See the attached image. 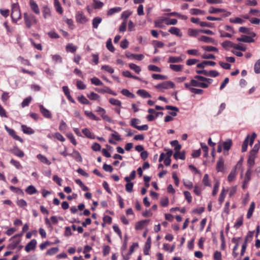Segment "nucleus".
Segmentation results:
<instances>
[{
    "mask_svg": "<svg viewBox=\"0 0 260 260\" xmlns=\"http://www.w3.org/2000/svg\"><path fill=\"white\" fill-rule=\"evenodd\" d=\"M11 17L14 22H16L20 18L21 14L18 5L13 4L12 5Z\"/></svg>",
    "mask_w": 260,
    "mask_h": 260,
    "instance_id": "1",
    "label": "nucleus"
},
{
    "mask_svg": "<svg viewBox=\"0 0 260 260\" xmlns=\"http://www.w3.org/2000/svg\"><path fill=\"white\" fill-rule=\"evenodd\" d=\"M256 137V134L255 133H253L251 136H250V135H247L246 139L244 140L242 146V152H245L247 150V146H248V140L250 139V142L249 144L250 145H252L253 143V142L254 141L255 138Z\"/></svg>",
    "mask_w": 260,
    "mask_h": 260,
    "instance_id": "2",
    "label": "nucleus"
},
{
    "mask_svg": "<svg viewBox=\"0 0 260 260\" xmlns=\"http://www.w3.org/2000/svg\"><path fill=\"white\" fill-rule=\"evenodd\" d=\"M141 123V121L137 118H133L131 120V125L139 131H147L148 129V126L147 124L142 126L138 125Z\"/></svg>",
    "mask_w": 260,
    "mask_h": 260,
    "instance_id": "3",
    "label": "nucleus"
},
{
    "mask_svg": "<svg viewBox=\"0 0 260 260\" xmlns=\"http://www.w3.org/2000/svg\"><path fill=\"white\" fill-rule=\"evenodd\" d=\"M174 87L175 84L171 81H165L154 86L155 88L160 90L173 88Z\"/></svg>",
    "mask_w": 260,
    "mask_h": 260,
    "instance_id": "4",
    "label": "nucleus"
},
{
    "mask_svg": "<svg viewBox=\"0 0 260 260\" xmlns=\"http://www.w3.org/2000/svg\"><path fill=\"white\" fill-rule=\"evenodd\" d=\"M96 112L99 113L104 120L110 123L113 122L112 119L106 114V110L104 108L101 107H98L97 108Z\"/></svg>",
    "mask_w": 260,
    "mask_h": 260,
    "instance_id": "5",
    "label": "nucleus"
},
{
    "mask_svg": "<svg viewBox=\"0 0 260 260\" xmlns=\"http://www.w3.org/2000/svg\"><path fill=\"white\" fill-rule=\"evenodd\" d=\"M190 85L192 86L200 87L203 88H207L209 86L207 83L201 82L194 78L191 80Z\"/></svg>",
    "mask_w": 260,
    "mask_h": 260,
    "instance_id": "6",
    "label": "nucleus"
},
{
    "mask_svg": "<svg viewBox=\"0 0 260 260\" xmlns=\"http://www.w3.org/2000/svg\"><path fill=\"white\" fill-rule=\"evenodd\" d=\"M149 221V219H145L136 222L135 224V229L136 230H142L145 226H146L148 224Z\"/></svg>",
    "mask_w": 260,
    "mask_h": 260,
    "instance_id": "7",
    "label": "nucleus"
},
{
    "mask_svg": "<svg viewBox=\"0 0 260 260\" xmlns=\"http://www.w3.org/2000/svg\"><path fill=\"white\" fill-rule=\"evenodd\" d=\"M40 110L42 115L47 118H51L52 114L51 112L47 109L44 108L43 105H40Z\"/></svg>",
    "mask_w": 260,
    "mask_h": 260,
    "instance_id": "8",
    "label": "nucleus"
},
{
    "mask_svg": "<svg viewBox=\"0 0 260 260\" xmlns=\"http://www.w3.org/2000/svg\"><path fill=\"white\" fill-rule=\"evenodd\" d=\"M76 20L78 22L85 23L87 21V19L85 15L81 12H78L76 15Z\"/></svg>",
    "mask_w": 260,
    "mask_h": 260,
    "instance_id": "9",
    "label": "nucleus"
},
{
    "mask_svg": "<svg viewBox=\"0 0 260 260\" xmlns=\"http://www.w3.org/2000/svg\"><path fill=\"white\" fill-rule=\"evenodd\" d=\"M5 129L9 133V134L11 135L14 139L20 142H22V139L20 137L16 135L15 132L13 129L9 128L7 126H5Z\"/></svg>",
    "mask_w": 260,
    "mask_h": 260,
    "instance_id": "10",
    "label": "nucleus"
},
{
    "mask_svg": "<svg viewBox=\"0 0 260 260\" xmlns=\"http://www.w3.org/2000/svg\"><path fill=\"white\" fill-rule=\"evenodd\" d=\"M253 37L247 36L243 35L240 38H238L237 39V41L240 42H243L245 43H252L254 41V40L252 38Z\"/></svg>",
    "mask_w": 260,
    "mask_h": 260,
    "instance_id": "11",
    "label": "nucleus"
},
{
    "mask_svg": "<svg viewBox=\"0 0 260 260\" xmlns=\"http://www.w3.org/2000/svg\"><path fill=\"white\" fill-rule=\"evenodd\" d=\"M239 31L242 33L248 34L253 37H254L256 36V35L254 32L250 31V29H249L248 28L246 27H244V26L240 27L239 29Z\"/></svg>",
    "mask_w": 260,
    "mask_h": 260,
    "instance_id": "12",
    "label": "nucleus"
},
{
    "mask_svg": "<svg viewBox=\"0 0 260 260\" xmlns=\"http://www.w3.org/2000/svg\"><path fill=\"white\" fill-rule=\"evenodd\" d=\"M216 63L212 61H204L200 63H198L197 66L198 68H204L206 66L210 65L211 66H214Z\"/></svg>",
    "mask_w": 260,
    "mask_h": 260,
    "instance_id": "13",
    "label": "nucleus"
},
{
    "mask_svg": "<svg viewBox=\"0 0 260 260\" xmlns=\"http://www.w3.org/2000/svg\"><path fill=\"white\" fill-rule=\"evenodd\" d=\"M169 31L173 35H175L178 37H181L182 36V33L180 31V30L179 28L175 27H171L169 30Z\"/></svg>",
    "mask_w": 260,
    "mask_h": 260,
    "instance_id": "14",
    "label": "nucleus"
},
{
    "mask_svg": "<svg viewBox=\"0 0 260 260\" xmlns=\"http://www.w3.org/2000/svg\"><path fill=\"white\" fill-rule=\"evenodd\" d=\"M224 168V160L222 157H220L216 164V169L218 172L222 171Z\"/></svg>",
    "mask_w": 260,
    "mask_h": 260,
    "instance_id": "15",
    "label": "nucleus"
},
{
    "mask_svg": "<svg viewBox=\"0 0 260 260\" xmlns=\"http://www.w3.org/2000/svg\"><path fill=\"white\" fill-rule=\"evenodd\" d=\"M166 109L173 111L170 112V114L171 116H176L177 115V113L179 111V109L178 108L172 106H166Z\"/></svg>",
    "mask_w": 260,
    "mask_h": 260,
    "instance_id": "16",
    "label": "nucleus"
},
{
    "mask_svg": "<svg viewBox=\"0 0 260 260\" xmlns=\"http://www.w3.org/2000/svg\"><path fill=\"white\" fill-rule=\"evenodd\" d=\"M85 115L88 117L89 118L92 120H94L95 121H99L100 119L96 116L92 112L89 111H84Z\"/></svg>",
    "mask_w": 260,
    "mask_h": 260,
    "instance_id": "17",
    "label": "nucleus"
},
{
    "mask_svg": "<svg viewBox=\"0 0 260 260\" xmlns=\"http://www.w3.org/2000/svg\"><path fill=\"white\" fill-rule=\"evenodd\" d=\"M165 151H167V153L166 154H165L164 153H161L160 155V156H159V161L160 162L161 161L164 159V157L166 155L167 157H169V158H170L171 156H172V154H173V152L170 149H165Z\"/></svg>",
    "mask_w": 260,
    "mask_h": 260,
    "instance_id": "18",
    "label": "nucleus"
},
{
    "mask_svg": "<svg viewBox=\"0 0 260 260\" xmlns=\"http://www.w3.org/2000/svg\"><path fill=\"white\" fill-rule=\"evenodd\" d=\"M199 40L207 43H213L214 42V40L209 37L205 36H202L199 38Z\"/></svg>",
    "mask_w": 260,
    "mask_h": 260,
    "instance_id": "19",
    "label": "nucleus"
},
{
    "mask_svg": "<svg viewBox=\"0 0 260 260\" xmlns=\"http://www.w3.org/2000/svg\"><path fill=\"white\" fill-rule=\"evenodd\" d=\"M102 21V18L100 17H95L92 20V26L94 28H98L99 24L101 23Z\"/></svg>",
    "mask_w": 260,
    "mask_h": 260,
    "instance_id": "20",
    "label": "nucleus"
},
{
    "mask_svg": "<svg viewBox=\"0 0 260 260\" xmlns=\"http://www.w3.org/2000/svg\"><path fill=\"white\" fill-rule=\"evenodd\" d=\"M137 94L143 98H151V95L146 90L144 89H139L137 92Z\"/></svg>",
    "mask_w": 260,
    "mask_h": 260,
    "instance_id": "21",
    "label": "nucleus"
},
{
    "mask_svg": "<svg viewBox=\"0 0 260 260\" xmlns=\"http://www.w3.org/2000/svg\"><path fill=\"white\" fill-rule=\"evenodd\" d=\"M129 68L133 70L135 73L137 74H139L141 71V69L140 67L137 66L136 64L131 63L128 64Z\"/></svg>",
    "mask_w": 260,
    "mask_h": 260,
    "instance_id": "22",
    "label": "nucleus"
},
{
    "mask_svg": "<svg viewBox=\"0 0 260 260\" xmlns=\"http://www.w3.org/2000/svg\"><path fill=\"white\" fill-rule=\"evenodd\" d=\"M121 10V8L119 7L111 8L107 11V15L111 16L115 13L119 12Z\"/></svg>",
    "mask_w": 260,
    "mask_h": 260,
    "instance_id": "23",
    "label": "nucleus"
},
{
    "mask_svg": "<svg viewBox=\"0 0 260 260\" xmlns=\"http://www.w3.org/2000/svg\"><path fill=\"white\" fill-rule=\"evenodd\" d=\"M236 167L237 166H236L232 171L231 172H230V174L228 176V181L229 182H232L233 181L236 176V174H237V173H236Z\"/></svg>",
    "mask_w": 260,
    "mask_h": 260,
    "instance_id": "24",
    "label": "nucleus"
},
{
    "mask_svg": "<svg viewBox=\"0 0 260 260\" xmlns=\"http://www.w3.org/2000/svg\"><path fill=\"white\" fill-rule=\"evenodd\" d=\"M201 32L200 29L189 28L187 31L188 35L192 37H197Z\"/></svg>",
    "mask_w": 260,
    "mask_h": 260,
    "instance_id": "25",
    "label": "nucleus"
},
{
    "mask_svg": "<svg viewBox=\"0 0 260 260\" xmlns=\"http://www.w3.org/2000/svg\"><path fill=\"white\" fill-rule=\"evenodd\" d=\"M165 23L166 24L169 25H176L177 23V20L176 19H170L169 18H164Z\"/></svg>",
    "mask_w": 260,
    "mask_h": 260,
    "instance_id": "26",
    "label": "nucleus"
},
{
    "mask_svg": "<svg viewBox=\"0 0 260 260\" xmlns=\"http://www.w3.org/2000/svg\"><path fill=\"white\" fill-rule=\"evenodd\" d=\"M82 133L87 138L90 139H94L95 136L92 134L91 132L87 128L82 129Z\"/></svg>",
    "mask_w": 260,
    "mask_h": 260,
    "instance_id": "27",
    "label": "nucleus"
},
{
    "mask_svg": "<svg viewBox=\"0 0 260 260\" xmlns=\"http://www.w3.org/2000/svg\"><path fill=\"white\" fill-rule=\"evenodd\" d=\"M190 13L191 15H203L205 13L204 11L195 8L191 9L190 10Z\"/></svg>",
    "mask_w": 260,
    "mask_h": 260,
    "instance_id": "28",
    "label": "nucleus"
},
{
    "mask_svg": "<svg viewBox=\"0 0 260 260\" xmlns=\"http://www.w3.org/2000/svg\"><path fill=\"white\" fill-rule=\"evenodd\" d=\"M77 47L74 46L72 43H69L66 46V50L68 52H70L71 53H74L76 52Z\"/></svg>",
    "mask_w": 260,
    "mask_h": 260,
    "instance_id": "29",
    "label": "nucleus"
},
{
    "mask_svg": "<svg viewBox=\"0 0 260 260\" xmlns=\"http://www.w3.org/2000/svg\"><path fill=\"white\" fill-rule=\"evenodd\" d=\"M70 156L74 157L76 160L78 161H82V158L80 153L77 151H74L73 153L69 154Z\"/></svg>",
    "mask_w": 260,
    "mask_h": 260,
    "instance_id": "30",
    "label": "nucleus"
},
{
    "mask_svg": "<svg viewBox=\"0 0 260 260\" xmlns=\"http://www.w3.org/2000/svg\"><path fill=\"white\" fill-rule=\"evenodd\" d=\"M254 208H255V203H254V202H252L250 204V207L248 209V212L247 214V218H250L251 217L253 212L254 210Z\"/></svg>",
    "mask_w": 260,
    "mask_h": 260,
    "instance_id": "31",
    "label": "nucleus"
},
{
    "mask_svg": "<svg viewBox=\"0 0 260 260\" xmlns=\"http://www.w3.org/2000/svg\"><path fill=\"white\" fill-rule=\"evenodd\" d=\"M37 157L42 162L48 165L51 164V162L45 156L41 154H39Z\"/></svg>",
    "mask_w": 260,
    "mask_h": 260,
    "instance_id": "32",
    "label": "nucleus"
},
{
    "mask_svg": "<svg viewBox=\"0 0 260 260\" xmlns=\"http://www.w3.org/2000/svg\"><path fill=\"white\" fill-rule=\"evenodd\" d=\"M170 68L172 70L175 72H180L183 69V66L181 64H171L170 65Z\"/></svg>",
    "mask_w": 260,
    "mask_h": 260,
    "instance_id": "33",
    "label": "nucleus"
},
{
    "mask_svg": "<svg viewBox=\"0 0 260 260\" xmlns=\"http://www.w3.org/2000/svg\"><path fill=\"white\" fill-rule=\"evenodd\" d=\"M48 137H49L50 138H51L52 137L55 138L61 142H64L65 141V139L63 138V137L58 133H56L52 135V136H51L50 135H48Z\"/></svg>",
    "mask_w": 260,
    "mask_h": 260,
    "instance_id": "34",
    "label": "nucleus"
},
{
    "mask_svg": "<svg viewBox=\"0 0 260 260\" xmlns=\"http://www.w3.org/2000/svg\"><path fill=\"white\" fill-rule=\"evenodd\" d=\"M87 97L91 100L100 101V100L99 95L93 92H91L89 94H87Z\"/></svg>",
    "mask_w": 260,
    "mask_h": 260,
    "instance_id": "35",
    "label": "nucleus"
},
{
    "mask_svg": "<svg viewBox=\"0 0 260 260\" xmlns=\"http://www.w3.org/2000/svg\"><path fill=\"white\" fill-rule=\"evenodd\" d=\"M54 5L57 12L62 14V9L58 0H54Z\"/></svg>",
    "mask_w": 260,
    "mask_h": 260,
    "instance_id": "36",
    "label": "nucleus"
},
{
    "mask_svg": "<svg viewBox=\"0 0 260 260\" xmlns=\"http://www.w3.org/2000/svg\"><path fill=\"white\" fill-rule=\"evenodd\" d=\"M181 57L171 56L169 57L168 62L171 63L180 62L182 61Z\"/></svg>",
    "mask_w": 260,
    "mask_h": 260,
    "instance_id": "37",
    "label": "nucleus"
},
{
    "mask_svg": "<svg viewBox=\"0 0 260 260\" xmlns=\"http://www.w3.org/2000/svg\"><path fill=\"white\" fill-rule=\"evenodd\" d=\"M126 56L127 57H133V58H134L135 59H137L138 60H141L144 57V55L141 54H126Z\"/></svg>",
    "mask_w": 260,
    "mask_h": 260,
    "instance_id": "38",
    "label": "nucleus"
},
{
    "mask_svg": "<svg viewBox=\"0 0 260 260\" xmlns=\"http://www.w3.org/2000/svg\"><path fill=\"white\" fill-rule=\"evenodd\" d=\"M222 46L227 49L229 48H233L234 44L230 41H225L221 43Z\"/></svg>",
    "mask_w": 260,
    "mask_h": 260,
    "instance_id": "39",
    "label": "nucleus"
},
{
    "mask_svg": "<svg viewBox=\"0 0 260 260\" xmlns=\"http://www.w3.org/2000/svg\"><path fill=\"white\" fill-rule=\"evenodd\" d=\"M202 182H203V183L204 184V185L206 186L210 187L211 186V182L209 179V176L207 174L204 175Z\"/></svg>",
    "mask_w": 260,
    "mask_h": 260,
    "instance_id": "40",
    "label": "nucleus"
},
{
    "mask_svg": "<svg viewBox=\"0 0 260 260\" xmlns=\"http://www.w3.org/2000/svg\"><path fill=\"white\" fill-rule=\"evenodd\" d=\"M174 157L176 159L178 158H180L182 160H184L185 158V153L184 152H176L174 154Z\"/></svg>",
    "mask_w": 260,
    "mask_h": 260,
    "instance_id": "41",
    "label": "nucleus"
},
{
    "mask_svg": "<svg viewBox=\"0 0 260 260\" xmlns=\"http://www.w3.org/2000/svg\"><path fill=\"white\" fill-rule=\"evenodd\" d=\"M121 93L124 96L128 98H134L135 95L131 92L128 90L126 89H123L121 91Z\"/></svg>",
    "mask_w": 260,
    "mask_h": 260,
    "instance_id": "42",
    "label": "nucleus"
},
{
    "mask_svg": "<svg viewBox=\"0 0 260 260\" xmlns=\"http://www.w3.org/2000/svg\"><path fill=\"white\" fill-rule=\"evenodd\" d=\"M109 102L110 104L114 106L119 107H121V102L118 100L114 98H111L109 99Z\"/></svg>",
    "mask_w": 260,
    "mask_h": 260,
    "instance_id": "43",
    "label": "nucleus"
},
{
    "mask_svg": "<svg viewBox=\"0 0 260 260\" xmlns=\"http://www.w3.org/2000/svg\"><path fill=\"white\" fill-rule=\"evenodd\" d=\"M230 22L236 24H243L245 21L239 17H236L235 18H230Z\"/></svg>",
    "mask_w": 260,
    "mask_h": 260,
    "instance_id": "44",
    "label": "nucleus"
},
{
    "mask_svg": "<svg viewBox=\"0 0 260 260\" xmlns=\"http://www.w3.org/2000/svg\"><path fill=\"white\" fill-rule=\"evenodd\" d=\"M21 127V130L24 134H31L32 133V130L30 127H27L25 125H22Z\"/></svg>",
    "mask_w": 260,
    "mask_h": 260,
    "instance_id": "45",
    "label": "nucleus"
},
{
    "mask_svg": "<svg viewBox=\"0 0 260 260\" xmlns=\"http://www.w3.org/2000/svg\"><path fill=\"white\" fill-rule=\"evenodd\" d=\"M202 48L206 51L218 52V49L217 48L211 46H204L202 47Z\"/></svg>",
    "mask_w": 260,
    "mask_h": 260,
    "instance_id": "46",
    "label": "nucleus"
},
{
    "mask_svg": "<svg viewBox=\"0 0 260 260\" xmlns=\"http://www.w3.org/2000/svg\"><path fill=\"white\" fill-rule=\"evenodd\" d=\"M93 7L94 9H100L104 5V4L103 2L98 1V0H93Z\"/></svg>",
    "mask_w": 260,
    "mask_h": 260,
    "instance_id": "47",
    "label": "nucleus"
},
{
    "mask_svg": "<svg viewBox=\"0 0 260 260\" xmlns=\"http://www.w3.org/2000/svg\"><path fill=\"white\" fill-rule=\"evenodd\" d=\"M152 77L155 80H165L167 79V76L161 74H153Z\"/></svg>",
    "mask_w": 260,
    "mask_h": 260,
    "instance_id": "48",
    "label": "nucleus"
},
{
    "mask_svg": "<svg viewBox=\"0 0 260 260\" xmlns=\"http://www.w3.org/2000/svg\"><path fill=\"white\" fill-rule=\"evenodd\" d=\"M232 144V141L230 139L227 140L223 143L224 149L228 151L230 148Z\"/></svg>",
    "mask_w": 260,
    "mask_h": 260,
    "instance_id": "49",
    "label": "nucleus"
},
{
    "mask_svg": "<svg viewBox=\"0 0 260 260\" xmlns=\"http://www.w3.org/2000/svg\"><path fill=\"white\" fill-rule=\"evenodd\" d=\"M148 69L150 71L160 72L161 69L155 65L150 64L148 66Z\"/></svg>",
    "mask_w": 260,
    "mask_h": 260,
    "instance_id": "50",
    "label": "nucleus"
},
{
    "mask_svg": "<svg viewBox=\"0 0 260 260\" xmlns=\"http://www.w3.org/2000/svg\"><path fill=\"white\" fill-rule=\"evenodd\" d=\"M136 177V171H133L129 176H126L124 178L126 182H131V180H134Z\"/></svg>",
    "mask_w": 260,
    "mask_h": 260,
    "instance_id": "51",
    "label": "nucleus"
},
{
    "mask_svg": "<svg viewBox=\"0 0 260 260\" xmlns=\"http://www.w3.org/2000/svg\"><path fill=\"white\" fill-rule=\"evenodd\" d=\"M106 47L107 49L111 52H113L115 50V48L112 44V41L111 39H109L106 44Z\"/></svg>",
    "mask_w": 260,
    "mask_h": 260,
    "instance_id": "52",
    "label": "nucleus"
},
{
    "mask_svg": "<svg viewBox=\"0 0 260 260\" xmlns=\"http://www.w3.org/2000/svg\"><path fill=\"white\" fill-rule=\"evenodd\" d=\"M91 82L92 84H93L95 85H97V86H100V85H103L102 82L96 77H93V78H91Z\"/></svg>",
    "mask_w": 260,
    "mask_h": 260,
    "instance_id": "53",
    "label": "nucleus"
},
{
    "mask_svg": "<svg viewBox=\"0 0 260 260\" xmlns=\"http://www.w3.org/2000/svg\"><path fill=\"white\" fill-rule=\"evenodd\" d=\"M243 220L242 216L239 217L234 224V228L237 229L241 226L243 224Z\"/></svg>",
    "mask_w": 260,
    "mask_h": 260,
    "instance_id": "54",
    "label": "nucleus"
},
{
    "mask_svg": "<svg viewBox=\"0 0 260 260\" xmlns=\"http://www.w3.org/2000/svg\"><path fill=\"white\" fill-rule=\"evenodd\" d=\"M126 182L127 183L125 185V190L128 192H132L133 191L134 183L131 182Z\"/></svg>",
    "mask_w": 260,
    "mask_h": 260,
    "instance_id": "55",
    "label": "nucleus"
},
{
    "mask_svg": "<svg viewBox=\"0 0 260 260\" xmlns=\"http://www.w3.org/2000/svg\"><path fill=\"white\" fill-rule=\"evenodd\" d=\"M254 72L256 74L260 73V59H258L255 63L254 66Z\"/></svg>",
    "mask_w": 260,
    "mask_h": 260,
    "instance_id": "56",
    "label": "nucleus"
},
{
    "mask_svg": "<svg viewBox=\"0 0 260 260\" xmlns=\"http://www.w3.org/2000/svg\"><path fill=\"white\" fill-rule=\"evenodd\" d=\"M219 186V182L218 180L216 181L214 185L213 190L212 191V195L213 196H215L216 195L218 190V187Z\"/></svg>",
    "mask_w": 260,
    "mask_h": 260,
    "instance_id": "57",
    "label": "nucleus"
},
{
    "mask_svg": "<svg viewBox=\"0 0 260 260\" xmlns=\"http://www.w3.org/2000/svg\"><path fill=\"white\" fill-rule=\"evenodd\" d=\"M78 101L82 104L88 105L90 102L87 100L85 97L83 95H81L78 97Z\"/></svg>",
    "mask_w": 260,
    "mask_h": 260,
    "instance_id": "58",
    "label": "nucleus"
},
{
    "mask_svg": "<svg viewBox=\"0 0 260 260\" xmlns=\"http://www.w3.org/2000/svg\"><path fill=\"white\" fill-rule=\"evenodd\" d=\"M220 36L222 38H229L233 37V34L224 32L223 30H219Z\"/></svg>",
    "mask_w": 260,
    "mask_h": 260,
    "instance_id": "59",
    "label": "nucleus"
},
{
    "mask_svg": "<svg viewBox=\"0 0 260 260\" xmlns=\"http://www.w3.org/2000/svg\"><path fill=\"white\" fill-rule=\"evenodd\" d=\"M31 101V98L30 96L25 99L21 103L22 107L24 108L27 106Z\"/></svg>",
    "mask_w": 260,
    "mask_h": 260,
    "instance_id": "60",
    "label": "nucleus"
},
{
    "mask_svg": "<svg viewBox=\"0 0 260 260\" xmlns=\"http://www.w3.org/2000/svg\"><path fill=\"white\" fill-rule=\"evenodd\" d=\"M223 11V9H222L215 8L213 7H211L209 9V12L211 14L221 12V11Z\"/></svg>",
    "mask_w": 260,
    "mask_h": 260,
    "instance_id": "61",
    "label": "nucleus"
},
{
    "mask_svg": "<svg viewBox=\"0 0 260 260\" xmlns=\"http://www.w3.org/2000/svg\"><path fill=\"white\" fill-rule=\"evenodd\" d=\"M201 147H202L203 151L204 152V156L207 157L208 154V148L207 146L206 145L205 143H201Z\"/></svg>",
    "mask_w": 260,
    "mask_h": 260,
    "instance_id": "62",
    "label": "nucleus"
},
{
    "mask_svg": "<svg viewBox=\"0 0 260 260\" xmlns=\"http://www.w3.org/2000/svg\"><path fill=\"white\" fill-rule=\"evenodd\" d=\"M59 249L57 247H53V248H50V249H49L46 254L47 255H53L56 253H57Z\"/></svg>",
    "mask_w": 260,
    "mask_h": 260,
    "instance_id": "63",
    "label": "nucleus"
},
{
    "mask_svg": "<svg viewBox=\"0 0 260 260\" xmlns=\"http://www.w3.org/2000/svg\"><path fill=\"white\" fill-rule=\"evenodd\" d=\"M101 69L111 74L114 73V69L107 65L103 66Z\"/></svg>",
    "mask_w": 260,
    "mask_h": 260,
    "instance_id": "64",
    "label": "nucleus"
}]
</instances>
